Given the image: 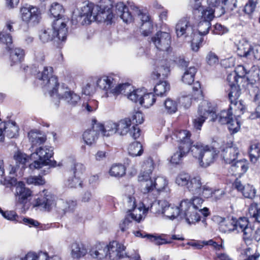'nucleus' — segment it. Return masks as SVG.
<instances>
[{"label": "nucleus", "mask_w": 260, "mask_h": 260, "mask_svg": "<svg viewBox=\"0 0 260 260\" xmlns=\"http://www.w3.org/2000/svg\"><path fill=\"white\" fill-rule=\"evenodd\" d=\"M154 169V162L152 158H148L142 165V170L138 178L139 182H141L144 193H149L152 191L157 193L166 190L168 186V181L166 178L157 176L152 179L150 175Z\"/></svg>", "instance_id": "f257e3e1"}, {"label": "nucleus", "mask_w": 260, "mask_h": 260, "mask_svg": "<svg viewBox=\"0 0 260 260\" xmlns=\"http://www.w3.org/2000/svg\"><path fill=\"white\" fill-rule=\"evenodd\" d=\"M53 69L51 67H44L43 71L38 72L36 70L32 71V74L36 77L42 81V85L45 92L53 99H56V94L59 92V83L57 78L52 75Z\"/></svg>", "instance_id": "f03ea898"}, {"label": "nucleus", "mask_w": 260, "mask_h": 260, "mask_svg": "<svg viewBox=\"0 0 260 260\" xmlns=\"http://www.w3.org/2000/svg\"><path fill=\"white\" fill-rule=\"evenodd\" d=\"M67 33L68 28L64 20L60 18L56 19L52 23V28H43L40 31L39 38L44 43L55 38L61 41H64Z\"/></svg>", "instance_id": "7ed1b4c3"}, {"label": "nucleus", "mask_w": 260, "mask_h": 260, "mask_svg": "<svg viewBox=\"0 0 260 260\" xmlns=\"http://www.w3.org/2000/svg\"><path fill=\"white\" fill-rule=\"evenodd\" d=\"M53 155V148L48 146H40L30 155V159L34 162L29 164L30 169H40L45 166L55 167L57 162L50 158Z\"/></svg>", "instance_id": "20e7f679"}, {"label": "nucleus", "mask_w": 260, "mask_h": 260, "mask_svg": "<svg viewBox=\"0 0 260 260\" xmlns=\"http://www.w3.org/2000/svg\"><path fill=\"white\" fill-rule=\"evenodd\" d=\"M209 115L211 117V120L215 121L217 118L215 108L209 101L203 100L199 104L197 114L192 120L194 129L200 131Z\"/></svg>", "instance_id": "39448f33"}, {"label": "nucleus", "mask_w": 260, "mask_h": 260, "mask_svg": "<svg viewBox=\"0 0 260 260\" xmlns=\"http://www.w3.org/2000/svg\"><path fill=\"white\" fill-rule=\"evenodd\" d=\"M1 183L7 187L15 186L14 195L17 204L21 205L25 204L28 198L32 196V191L30 189L25 187V184L21 181L17 182L14 177L9 179L4 178L0 180Z\"/></svg>", "instance_id": "423d86ee"}, {"label": "nucleus", "mask_w": 260, "mask_h": 260, "mask_svg": "<svg viewBox=\"0 0 260 260\" xmlns=\"http://www.w3.org/2000/svg\"><path fill=\"white\" fill-rule=\"evenodd\" d=\"M113 80L111 77L103 76L99 78L96 81L97 86L105 91V96H115L119 94H125L127 90H131V85L128 83L119 84L114 87Z\"/></svg>", "instance_id": "0eeeda50"}, {"label": "nucleus", "mask_w": 260, "mask_h": 260, "mask_svg": "<svg viewBox=\"0 0 260 260\" xmlns=\"http://www.w3.org/2000/svg\"><path fill=\"white\" fill-rule=\"evenodd\" d=\"M190 133L187 130H179L176 131L173 134L172 139H176V141H181L184 143L188 142L189 144V151H190L193 156L199 160V159H201L203 151L207 148V145H204L199 142L192 145V142L190 139Z\"/></svg>", "instance_id": "6e6552de"}, {"label": "nucleus", "mask_w": 260, "mask_h": 260, "mask_svg": "<svg viewBox=\"0 0 260 260\" xmlns=\"http://www.w3.org/2000/svg\"><path fill=\"white\" fill-rule=\"evenodd\" d=\"M20 15L22 21L27 25H34L38 24L41 18L39 8L30 5L21 7Z\"/></svg>", "instance_id": "1a4fd4ad"}, {"label": "nucleus", "mask_w": 260, "mask_h": 260, "mask_svg": "<svg viewBox=\"0 0 260 260\" xmlns=\"http://www.w3.org/2000/svg\"><path fill=\"white\" fill-rule=\"evenodd\" d=\"M132 124V121L130 118L121 119L116 122L117 134L121 136L126 135L128 132L130 136L136 140L139 138L141 135V131L139 127L137 126H133L129 128Z\"/></svg>", "instance_id": "9d476101"}, {"label": "nucleus", "mask_w": 260, "mask_h": 260, "mask_svg": "<svg viewBox=\"0 0 260 260\" xmlns=\"http://www.w3.org/2000/svg\"><path fill=\"white\" fill-rule=\"evenodd\" d=\"M112 7L113 3L111 0H101L99 4L95 7L99 17L103 18L107 22V24L111 23L114 16L112 12Z\"/></svg>", "instance_id": "9b49d317"}, {"label": "nucleus", "mask_w": 260, "mask_h": 260, "mask_svg": "<svg viewBox=\"0 0 260 260\" xmlns=\"http://www.w3.org/2000/svg\"><path fill=\"white\" fill-rule=\"evenodd\" d=\"M178 37L190 38L194 35V29L189 22L188 17H183L177 23L175 27Z\"/></svg>", "instance_id": "f8f14e48"}, {"label": "nucleus", "mask_w": 260, "mask_h": 260, "mask_svg": "<svg viewBox=\"0 0 260 260\" xmlns=\"http://www.w3.org/2000/svg\"><path fill=\"white\" fill-rule=\"evenodd\" d=\"M34 207H39L49 210L54 205V197L47 190H44L32 203Z\"/></svg>", "instance_id": "ddd939ff"}, {"label": "nucleus", "mask_w": 260, "mask_h": 260, "mask_svg": "<svg viewBox=\"0 0 260 260\" xmlns=\"http://www.w3.org/2000/svg\"><path fill=\"white\" fill-rule=\"evenodd\" d=\"M247 74V69L244 66L242 65L237 66L235 71L229 74L226 78L230 89H233L234 87L237 89H240L238 84L239 81L243 80Z\"/></svg>", "instance_id": "4468645a"}, {"label": "nucleus", "mask_w": 260, "mask_h": 260, "mask_svg": "<svg viewBox=\"0 0 260 260\" xmlns=\"http://www.w3.org/2000/svg\"><path fill=\"white\" fill-rule=\"evenodd\" d=\"M168 205L166 200H154L149 202L146 198L143 201V213H146L149 211L154 214H162L165 206Z\"/></svg>", "instance_id": "2eb2a0df"}, {"label": "nucleus", "mask_w": 260, "mask_h": 260, "mask_svg": "<svg viewBox=\"0 0 260 260\" xmlns=\"http://www.w3.org/2000/svg\"><path fill=\"white\" fill-rule=\"evenodd\" d=\"M151 41L157 49L164 51H169L171 42L169 33L158 31L151 38Z\"/></svg>", "instance_id": "dca6fc26"}, {"label": "nucleus", "mask_w": 260, "mask_h": 260, "mask_svg": "<svg viewBox=\"0 0 260 260\" xmlns=\"http://www.w3.org/2000/svg\"><path fill=\"white\" fill-rule=\"evenodd\" d=\"M125 246L117 241H113L108 244V258L118 260L126 255Z\"/></svg>", "instance_id": "f3484780"}, {"label": "nucleus", "mask_w": 260, "mask_h": 260, "mask_svg": "<svg viewBox=\"0 0 260 260\" xmlns=\"http://www.w3.org/2000/svg\"><path fill=\"white\" fill-rule=\"evenodd\" d=\"M18 126L14 121L2 122L0 123V142H4L5 137L15 138L18 135Z\"/></svg>", "instance_id": "a211bd4d"}, {"label": "nucleus", "mask_w": 260, "mask_h": 260, "mask_svg": "<svg viewBox=\"0 0 260 260\" xmlns=\"http://www.w3.org/2000/svg\"><path fill=\"white\" fill-rule=\"evenodd\" d=\"M181 216H182L189 224H194L201 220V216L198 210L193 207L187 206L185 202H180Z\"/></svg>", "instance_id": "6ab92c4d"}, {"label": "nucleus", "mask_w": 260, "mask_h": 260, "mask_svg": "<svg viewBox=\"0 0 260 260\" xmlns=\"http://www.w3.org/2000/svg\"><path fill=\"white\" fill-rule=\"evenodd\" d=\"M194 5L193 9L195 11H201L202 21L211 22L215 17L217 9L210 7H203L201 5L202 0H193Z\"/></svg>", "instance_id": "aec40b11"}, {"label": "nucleus", "mask_w": 260, "mask_h": 260, "mask_svg": "<svg viewBox=\"0 0 260 260\" xmlns=\"http://www.w3.org/2000/svg\"><path fill=\"white\" fill-rule=\"evenodd\" d=\"M248 225L249 222L246 217H240L238 219L235 218L234 231L243 233V238L249 240L252 237L253 229Z\"/></svg>", "instance_id": "412c9836"}, {"label": "nucleus", "mask_w": 260, "mask_h": 260, "mask_svg": "<svg viewBox=\"0 0 260 260\" xmlns=\"http://www.w3.org/2000/svg\"><path fill=\"white\" fill-rule=\"evenodd\" d=\"M56 99L63 100L69 105L74 106L80 101V97L69 88L62 85L59 88L58 94H56Z\"/></svg>", "instance_id": "4be33fe9"}, {"label": "nucleus", "mask_w": 260, "mask_h": 260, "mask_svg": "<svg viewBox=\"0 0 260 260\" xmlns=\"http://www.w3.org/2000/svg\"><path fill=\"white\" fill-rule=\"evenodd\" d=\"M254 78H247V88L249 94L253 96V101L257 105L260 104V91L258 88L259 78L257 73H253Z\"/></svg>", "instance_id": "5701e85b"}, {"label": "nucleus", "mask_w": 260, "mask_h": 260, "mask_svg": "<svg viewBox=\"0 0 260 260\" xmlns=\"http://www.w3.org/2000/svg\"><path fill=\"white\" fill-rule=\"evenodd\" d=\"M95 7L93 3L85 2L81 8V16L85 17L84 19H87L88 23L92 21L98 20L99 19V15L97 14V11L95 10ZM85 21L86 22V20Z\"/></svg>", "instance_id": "b1692460"}, {"label": "nucleus", "mask_w": 260, "mask_h": 260, "mask_svg": "<svg viewBox=\"0 0 260 260\" xmlns=\"http://www.w3.org/2000/svg\"><path fill=\"white\" fill-rule=\"evenodd\" d=\"M239 153L238 147L231 143L226 144L222 151L221 155L226 164H231L236 160Z\"/></svg>", "instance_id": "393cba45"}, {"label": "nucleus", "mask_w": 260, "mask_h": 260, "mask_svg": "<svg viewBox=\"0 0 260 260\" xmlns=\"http://www.w3.org/2000/svg\"><path fill=\"white\" fill-rule=\"evenodd\" d=\"M179 142V150L175 152L171 157L170 161L172 164L177 165L182 162V158L189 152V144L188 142L183 143L181 141H177Z\"/></svg>", "instance_id": "a878e982"}, {"label": "nucleus", "mask_w": 260, "mask_h": 260, "mask_svg": "<svg viewBox=\"0 0 260 260\" xmlns=\"http://www.w3.org/2000/svg\"><path fill=\"white\" fill-rule=\"evenodd\" d=\"M13 23L11 21H7L5 28L0 32V43L6 44L7 49L12 44V38L10 32L14 30Z\"/></svg>", "instance_id": "bb28decb"}, {"label": "nucleus", "mask_w": 260, "mask_h": 260, "mask_svg": "<svg viewBox=\"0 0 260 260\" xmlns=\"http://www.w3.org/2000/svg\"><path fill=\"white\" fill-rule=\"evenodd\" d=\"M90 255L94 258L102 259L108 258V245L104 243L95 244L89 251Z\"/></svg>", "instance_id": "cd10ccee"}, {"label": "nucleus", "mask_w": 260, "mask_h": 260, "mask_svg": "<svg viewBox=\"0 0 260 260\" xmlns=\"http://www.w3.org/2000/svg\"><path fill=\"white\" fill-rule=\"evenodd\" d=\"M241 94L240 89H237L234 87L233 89H230L228 94L229 100L235 109L237 108L242 113H243V110L245 109V106L242 104L240 100H238Z\"/></svg>", "instance_id": "c85d7f7f"}, {"label": "nucleus", "mask_w": 260, "mask_h": 260, "mask_svg": "<svg viewBox=\"0 0 260 260\" xmlns=\"http://www.w3.org/2000/svg\"><path fill=\"white\" fill-rule=\"evenodd\" d=\"M96 126H98V124L93 125L91 128L87 129L83 133V138L87 145H92L98 139L101 131Z\"/></svg>", "instance_id": "c756f323"}, {"label": "nucleus", "mask_w": 260, "mask_h": 260, "mask_svg": "<svg viewBox=\"0 0 260 260\" xmlns=\"http://www.w3.org/2000/svg\"><path fill=\"white\" fill-rule=\"evenodd\" d=\"M216 219L219 223V230L221 232L226 233L234 231L235 218L217 216Z\"/></svg>", "instance_id": "7c9ffc66"}, {"label": "nucleus", "mask_w": 260, "mask_h": 260, "mask_svg": "<svg viewBox=\"0 0 260 260\" xmlns=\"http://www.w3.org/2000/svg\"><path fill=\"white\" fill-rule=\"evenodd\" d=\"M230 169L232 174L240 176L246 173L248 169V163L245 159L237 160L231 163Z\"/></svg>", "instance_id": "2f4dec72"}, {"label": "nucleus", "mask_w": 260, "mask_h": 260, "mask_svg": "<svg viewBox=\"0 0 260 260\" xmlns=\"http://www.w3.org/2000/svg\"><path fill=\"white\" fill-rule=\"evenodd\" d=\"M215 155V151L213 149H210L207 146V148L203 151L201 159L198 160L200 165L203 167L209 166L213 162Z\"/></svg>", "instance_id": "473e14b6"}, {"label": "nucleus", "mask_w": 260, "mask_h": 260, "mask_svg": "<svg viewBox=\"0 0 260 260\" xmlns=\"http://www.w3.org/2000/svg\"><path fill=\"white\" fill-rule=\"evenodd\" d=\"M71 254L73 258L79 259L83 257L87 252L84 245L81 242H74L71 246Z\"/></svg>", "instance_id": "72a5a7b5"}, {"label": "nucleus", "mask_w": 260, "mask_h": 260, "mask_svg": "<svg viewBox=\"0 0 260 260\" xmlns=\"http://www.w3.org/2000/svg\"><path fill=\"white\" fill-rule=\"evenodd\" d=\"M7 49L10 52L11 66L20 62L24 58L25 53L23 49L20 48H13L11 46Z\"/></svg>", "instance_id": "f704fd0d"}, {"label": "nucleus", "mask_w": 260, "mask_h": 260, "mask_svg": "<svg viewBox=\"0 0 260 260\" xmlns=\"http://www.w3.org/2000/svg\"><path fill=\"white\" fill-rule=\"evenodd\" d=\"M96 127H98V126ZM98 128L103 136L109 137L115 134H117L116 122H115L108 121L105 126L98 123Z\"/></svg>", "instance_id": "c9c22d12"}, {"label": "nucleus", "mask_w": 260, "mask_h": 260, "mask_svg": "<svg viewBox=\"0 0 260 260\" xmlns=\"http://www.w3.org/2000/svg\"><path fill=\"white\" fill-rule=\"evenodd\" d=\"M162 214L168 219L173 220L179 215H181V206H175L169 204L165 206Z\"/></svg>", "instance_id": "e433bc0d"}, {"label": "nucleus", "mask_w": 260, "mask_h": 260, "mask_svg": "<svg viewBox=\"0 0 260 260\" xmlns=\"http://www.w3.org/2000/svg\"><path fill=\"white\" fill-rule=\"evenodd\" d=\"M66 176L67 178L64 181V185L69 188L82 187V182L79 177L68 171Z\"/></svg>", "instance_id": "4c0bfd02"}, {"label": "nucleus", "mask_w": 260, "mask_h": 260, "mask_svg": "<svg viewBox=\"0 0 260 260\" xmlns=\"http://www.w3.org/2000/svg\"><path fill=\"white\" fill-rule=\"evenodd\" d=\"M252 46L247 41H240L237 45V54L241 57H249Z\"/></svg>", "instance_id": "58836bf2"}, {"label": "nucleus", "mask_w": 260, "mask_h": 260, "mask_svg": "<svg viewBox=\"0 0 260 260\" xmlns=\"http://www.w3.org/2000/svg\"><path fill=\"white\" fill-rule=\"evenodd\" d=\"M202 184L200 177H195L190 178L187 186V188L193 194H201Z\"/></svg>", "instance_id": "ea45409f"}, {"label": "nucleus", "mask_w": 260, "mask_h": 260, "mask_svg": "<svg viewBox=\"0 0 260 260\" xmlns=\"http://www.w3.org/2000/svg\"><path fill=\"white\" fill-rule=\"evenodd\" d=\"M197 71V68L193 66L185 69L181 79L182 82L186 84H191L194 82Z\"/></svg>", "instance_id": "a19ab883"}, {"label": "nucleus", "mask_w": 260, "mask_h": 260, "mask_svg": "<svg viewBox=\"0 0 260 260\" xmlns=\"http://www.w3.org/2000/svg\"><path fill=\"white\" fill-rule=\"evenodd\" d=\"M45 56L43 50H36L34 52V64L33 67L31 69V73L32 74V71H35L36 70L38 72H40L39 70V66H43L44 62L45 61Z\"/></svg>", "instance_id": "79ce46f5"}, {"label": "nucleus", "mask_w": 260, "mask_h": 260, "mask_svg": "<svg viewBox=\"0 0 260 260\" xmlns=\"http://www.w3.org/2000/svg\"><path fill=\"white\" fill-rule=\"evenodd\" d=\"M28 138L31 143L32 147L40 145L45 143L46 140L45 137L35 131H31L28 133Z\"/></svg>", "instance_id": "37998d69"}, {"label": "nucleus", "mask_w": 260, "mask_h": 260, "mask_svg": "<svg viewBox=\"0 0 260 260\" xmlns=\"http://www.w3.org/2000/svg\"><path fill=\"white\" fill-rule=\"evenodd\" d=\"M170 72L168 66L165 63V61H161L158 66L154 71L153 72V77L154 79H158L162 77V78L166 77Z\"/></svg>", "instance_id": "c03bdc74"}, {"label": "nucleus", "mask_w": 260, "mask_h": 260, "mask_svg": "<svg viewBox=\"0 0 260 260\" xmlns=\"http://www.w3.org/2000/svg\"><path fill=\"white\" fill-rule=\"evenodd\" d=\"M142 21L143 22L141 27L142 34L145 37L148 36L152 32V23L149 20V18L147 15H143Z\"/></svg>", "instance_id": "a18cd8bd"}, {"label": "nucleus", "mask_w": 260, "mask_h": 260, "mask_svg": "<svg viewBox=\"0 0 260 260\" xmlns=\"http://www.w3.org/2000/svg\"><path fill=\"white\" fill-rule=\"evenodd\" d=\"M232 109H233V107H230L228 110H223L217 115L216 114L217 118L215 119V121L218 120L220 123L225 124L232 120L233 118L232 112L231 111Z\"/></svg>", "instance_id": "49530a36"}, {"label": "nucleus", "mask_w": 260, "mask_h": 260, "mask_svg": "<svg viewBox=\"0 0 260 260\" xmlns=\"http://www.w3.org/2000/svg\"><path fill=\"white\" fill-rule=\"evenodd\" d=\"M49 11L53 17L62 19V16L64 12V10L62 6L60 4L56 2L53 3L50 6ZM63 20L66 21L64 19H63ZM65 22L66 23V22Z\"/></svg>", "instance_id": "de8ad7c7"}, {"label": "nucleus", "mask_w": 260, "mask_h": 260, "mask_svg": "<svg viewBox=\"0 0 260 260\" xmlns=\"http://www.w3.org/2000/svg\"><path fill=\"white\" fill-rule=\"evenodd\" d=\"M128 152L132 156H140L143 152L142 144L139 142L131 143L128 147Z\"/></svg>", "instance_id": "09e8293b"}, {"label": "nucleus", "mask_w": 260, "mask_h": 260, "mask_svg": "<svg viewBox=\"0 0 260 260\" xmlns=\"http://www.w3.org/2000/svg\"><path fill=\"white\" fill-rule=\"evenodd\" d=\"M155 95L152 93L144 92L140 100V105L143 107L148 108L151 106L155 102Z\"/></svg>", "instance_id": "8fccbe9b"}, {"label": "nucleus", "mask_w": 260, "mask_h": 260, "mask_svg": "<svg viewBox=\"0 0 260 260\" xmlns=\"http://www.w3.org/2000/svg\"><path fill=\"white\" fill-rule=\"evenodd\" d=\"M164 106L165 110L169 114L175 113L178 109V102L170 98L166 100Z\"/></svg>", "instance_id": "3c124183"}, {"label": "nucleus", "mask_w": 260, "mask_h": 260, "mask_svg": "<svg viewBox=\"0 0 260 260\" xmlns=\"http://www.w3.org/2000/svg\"><path fill=\"white\" fill-rule=\"evenodd\" d=\"M211 22L201 21L198 24L197 30L194 29V34H198L199 35L202 37L203 36L207 35L209 32V30L211 27Z\"/></svg>", "instance_id": "603ef678"}, {"label": "nucleus", "mask_w": 260, "mask_h": 260, "mask_svg": "<svg viewBox=\"0 0 260 260\" xmlns=\"http://www.w3.org/2000/svg\"><path fill=\"white\" fill-rule=\"evenodd\" d=\"M170 90V85L166 81H161L157 83L154 88L155 95L162 96Z\"/></svg>", "instance_id": "864d4df0"}, {"label": "nucleus", "mask_w": 260, "mask_h": 260, "mask_svg": "<svg viewBox=\"0 0 260 260\" xmlns=\"http://www.w3.org/2000/svg\"><path fill=\"white\" fill-rule=\"evenodd\" d=\"M146 92L145 88L137 89L134 90L132 92L127 94V98L133 102H139L140 104V100L142 99L143 94Z\"/></svg>", "instance_id": "5fc2aeb1"}, {"label": "nucleus", "mask_w": 260, "mask_h": 260, "mask_svg": "<svg viewBox=\"0 0 260 260\" xmlns=\"http://www.w3.org/2000/svg\"><path fill=\"white\" fill-rule=\"evenodd\" d=\"M109 173L112 176L122 177L125 173V168L121 164L114 165L111 168Z\"/></svg>", "instance_id": "6e6d98bb"}, {"label": "nucleus", "mask_w": 260, "mask_h": 260, "mask_svg": "<svg viewBox=\"0 0 260 260\" xmlns=\"http://www.w3.org/2000/svg\"><path fill=\"white\" fill-rule=\"evenodd\" d=\"M14 158L16 164H19L18 167H21V170L25 168V163L28 160L27 155L25 153L18 151L15 153Z\"/></svg>", "instance_id": "4d7b16f0"}, {"label": "nucleus", "mask_w": 260, "mask_h": 260, "mask_svg": "<svg viewBox=\"0 0 260 260\" xmlns=\"http://www.w3.org/2000/svg\"><path fill=\"white\" fill-rule=\"evenodd\" d=\"M143 208L142 203V205L139 208L133 209V212L128 215L131 219L135 220L137 222H140L143 218L144 215L146 214L143 213Z\"/></svg>", "instance_id": "13d9d810"}, {"label": "nucleus", "mask_w": 260, "mask_h": 260, "mask_svg": "<svg viewBox=\"0 0 260 260\" xmlns=\"http://www.w3.org/2000/svg\"><path fill=\"white\" fill-rule=\"evenodd\" d=\"M249 156L251 162L255 163L260 157L259 144L258 143L253 144L250 146Z\"/></svg>", "instance_id": "bf43d9fd"}, {"label": "nucleus", "mask_w": 260, "mask_h": 260, "mask_svg": "<svg viewBox=\"0 0 260 260\" xmlns=\"http://www.w3.org/2000/svg\"><path fill=\"white\" fill-rule=\"evenodd\" d=\"M181 202H185L187 204V206L193 207L194 209L198 210L202 207L203 200L200 197H195L190 200H183Z\"/></svg>", "instance_id": "052dcab7"}, {"label": "nucleus", "mask_w": 260, "mask_h": 260, "mask_svg": "<svg viewBox=\"0 0 260 260\" xmlns=\"http://www.w3.org/2000/svg\"><path fill=\"white\" fill-rule=\"evenodd\" d=\"M62 204V210L64 213L73 212L77 206L76 201L68 200L66 202L60 201L58 204Z\"/></svg>", "instance_id": "680f3d73"}, {"label": "nucleus", "mask_w": 260, "mask_h": 260, "mask_svg": "<svg viewBox=\"0 0 260 260\" xmlns=\"http://www.w3.org/2000/svg\"><path fill=\"white\" fill-rule=\"evenodd\" d=\"M190 178L188 174L182 173L177 175L175 179V182L179 186L187 187Z\"/></svg>", "instance_id": "e2e57ef3"}, {"label": "nucleus", "mask_w": 260, "mask_h": 260, "mask_svg": "<svg viewBox=\"0 0 260 260\" xmlns=\"http://www.w3.org/2000/svg\"><path fill=\"white\" fill-rule=\"evenodd\" d=\"M256 204H252L249 208V214L253 221L260 223V208Z\"/></svg>", "instance_id": "0e129e2a"}, {"label": "nucleus", "mask_w": 260, "mask_h": 260, "mask_svg": "<svg viewBox=\"0 0 260 260\" xmlns=\"http://www.w3.org/2000/svg\"><path fill=\"white\" fill-rule=\"evenodd\" d=\"M192 38L191 47L192 51L197 52L201 46L202 43L203 41V37L200 36L198 34H194Z\"/></svg>", "instance_id": "69168bd1"}, {"label": "nucleus", "mask_w": 260, "mask_h": 260, "mask_svg": "<svg viewBox=\"0 0 260 260\" xmlns=\"http://www.w3.org/2000/svg\"><path fill=\"white\" fill-rule=\"evenodd\" d=\"M228 125V127L232 134L236 133L240 129V124L239 121L237 118H233L226 123Z\"/></svg>", "instance_id": "338daca9"}, {"label": "nucleus", "mask_w": 260, "mask_h": 260, "mask_svg": "<svg viewBox=\"0 0 260 260\" xmlns=\"http://www.w3.org/2000/svg\"><path fill=\"white\" fill-rule=\"evenodd\" d=\"M243 196L246 198L252 199L256 193V190L252 185L247 184L242 192Z\"/></svg>", "instance_id": "774afa93"}]
</instances>
